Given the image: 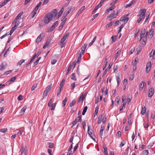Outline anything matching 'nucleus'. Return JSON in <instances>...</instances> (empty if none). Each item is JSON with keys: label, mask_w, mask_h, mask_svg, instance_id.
<instances>
[{"label": "nucleus", "mask_w": 155, "mask_h": 155, "mask_svg": "<svg viewBox=\"0 0 155 155\" xmlns=\"http://www.w3.org/2000/svg\"><path fill=\"white\" fill-rule=\"evenodd\" d=\"M52 15L51 13H48L44 17L43 20L45 24L48 23L53 19Z\"/></svg>", "instance_id": "f257e3e1"}, {"label": "nucleus", "mask_w": 155, "mask_h": 155, "mask_svg": "<svg viewBox=\"0 0 155 155\" xmlns=\"http://www.w3.org/2000/svg\"><path fill=\"white\" fill-rule=\"evenodd\" d=\"M69 35V33H67L62 38L60 41V43L61 44V48H62L65 45V42H64V41L66 39L68 38V36Z\"/></svg>", "instance_id": "f03ea898"}, {"label": "nucleus", "mask_w": 155, "mask_h": 155, "mask_svg": "<svg viewBox=\"0 0 155 155\" xmlns=\"http://www.w3.org/2000/svg\"><path fill=\"white\" fill-rule=\"evenodd\" d=\"M146 11V9L145 8L141 9L139 12L137 16L139 17L141 16L145 17Z\"/></svg>", "instance_id": "7ed1b4c3"}, {"label": "nucleus", "mask_w": 155, "mask_h": 155, "mask_svg": "<svg viewBox=\"0 0 155 155\" xmlns=\"http://www.w3.org/2000/svg\"><path fill=\"white\" fill-rule=\"evenodd\" d=\"M7 63L6 61H4L0 65V70L3 71L6 69L7 67Z\"/></svg>", "instance_id": "20e7f679"}, {"label": "nucleus", "mask_w": 155, "mask_h": 155, "mask_svg": "<svg viewBox=\"0 0 155 155\" xmlns=\"http://www.w3.org/2000/svg\"><path fill=\"white\" fill-rule=\"evenodd\" d=\"M128 14H127V15H124L120 19V21H124V22H125V23L127 22L129 19V17H127V16H128Z\"/></svg>", "instance_id": "39448f33"}, {"label": "nucleus", "mask_w": 155, "mask_h": 155, "mask_svg": "<svg viewBox=\"0 0 155 155\" xmlns=\"http://www.w3.org/2000/svg\"><path fill=\"white\" fill-rule=\"evenodd\" d=\"M81 115L79 116L78 117V118H76L73 121L72 123V126L71 127H73V126H74L78 122L81 121Z\"/></svg>", "instance_id": "423d86ee"}, {"label": "nucleus", "mask_w": 155, "mask_h": 155, "mask_svg": "<svg viewBox=\"0 0 155 155\" xmlns=\"http://www.w3.org/2000/svg\"><path fill=\"white\" fill-rule=\"evenodd\" d=\"M115 11H114L113 13L111 14L107 17V18L109 20H111L113 19L116 18V16L115 15Z\"/></svg>", "instance_id": "0eeeda50"}, {"label": "nucleus", "mask_w": 155, "mask_h": 155, "mask_svg": "<svg viewBox=\"0 0 155 155\" xmlns=\"http://www.w3.org/2000/svg\"><path fill=\"white\" fill-rule=\"evenodd\" d=\"M76 64V62L75 61H73L69 67L68 68L67 70V74L70 71L72 67L74 66V68L75 67V65Z\"/></svg>", "instance_id": "6e6552de"}, {"label": "nucleus", "mask_w": 155, "mask_h": 155, "mask_svg": "<svg viewBox=\"0 0 155 155\" xmlns=\"http://www.w3.org/2000/svg\"><path fill=\"white\" fill-rule=\"evenodd\" d=\"M20 151L21 152V154H22L24 153L25 155H26L27 151V147H25L24 148L22 147V148H21Z\"/></svg>", "instance_id": "1a4fd4ad"}, {"label": "nucleus", "mask_w": 155, "mask_h": 155, "mask_svg": "<svg viewBox=\"0 0 155 155\" xmlns=\"http://www.w3.org/2000/svg\"><path fill=\"white\" fill-rule=\"evenodd\" d=\"M44 35V34L43 33H41V34L37 38L36 40V42L38 43L40 42L41 41L42 39V37Z\"/></svg>", "instance_id": "9d476101"}, {"label": "nucleus", "mask_w": 155, "mask_h": 155, "mask_svg": "<svg viewBox=\"0 0 155 155\" xmlns=\"http://www.w3.org/2000/svg\"><path fill=\"white\" fill-rule=\"evenodd\" d=\"M148 96L151 97L153 96L154 93V89L152 87L150 88L149 91Z\"/></svg>", "instance_id": "9b49d317"}, {"label": "nucleus", "mask_w": 155, "mask_h": 155, "mask_svg": "<svg viewBox=\"0 0 155 155\" xmlns=\"http://www.w3.org/2000/svg\"><path fill=\"white\" fill-rule=\"evenodd\" d=\"M146 32V30L145 29L142 30L141 31V32L140 34V39L139 40L140 41H141L142 38L143 37L144 35L145 34Z\"/></svg>", "instance_id": "f8f14e48"}, {"label": "nucleus", "mask_w": 155, "mask_h": 155, "mask_svg": "<svg viewBox=\"0 0 155 155\" xmlns=\"http://www.w3.org/2000/svg\"><path fill=\"white\" fill-rule=\"evenodd\" d=\"M102 5L100 3H99L97 6H96L92 12V14H94L95 13V11H97L99 8H100Z\"/></svg>", "instance_id": "ddd939ff"}, {"label": "nucleus", "mask_w": 155, "mask_h": 155, "mask_svg": "<svg viewBox=\"0 0 155 155\" xmlns=\"http://www.w3.org/2000/svg\"><path fill=\"white\" fill-rule=\"evenodd\" d=\"M52 15L53 18H54L57 15L58 11L56 9L53 10L51 13H50Z\"/></svg>", "instance_id": "4468645a"}, {"label": "nucleus", "mask_w": 155, "mask_h": 155, "mask_svg": "<svg viewBox=\"0 0 155 155\" xmlns=\"http://www.w3.org/2000/svg\"><path fill=\"white\" fill-rule=\"evenodd\" d=\"M22 13H21V12L15 18V19L12 22L13 24H14V23H15L17 21V20L21 17V16L22 15Z\"/></svg>", "instance_id": "2eb2a0df"}, {"label": "nucleus", "mask_w": 155, "mask_h": 155, "mask_svg": "<svg viewBox=\"0 0 155 155\" xmlns=\"http://www.w3.org/2000/svg\"><path fill=\"white\" fill-rule=\"evenodd\" d=\"M87 45L85 44L81 48V52L82 54H84L86 47H87Z\"/></svg>", "instance_id": "dca6fc26"}, {"label": "nucleus", "mask_w": 155, "mask_h": 155, "mask_svg": "<svg viewBox=\"0 0 155 155\" xmlns=\"http://www.w3.org/2000/svg\"><path fill=\"white\" fill-rule=\"evenodd\" d=\"M146 84V83L143 81H142L141 82L140 85V87H139V89L141 91L143 87H144L145 85Z\"/></svg>", "instance_id": "f3484780"}, {"label": "nucleus", "mask_w": 155, "mask_h": 155, "mask_svg": "<svg viewBox=\"0 0 155 155\" xmlns=\"http://www.w3.org/2000/svg\"><path fill=\"white\" fill-rule=\"evenodd\" d=\"M103 116H104V115L102 114L98 117L97 122V123L98 124H99L101 123L102 120V117H103Z\"/></svg>", "instance_id": "a211bd4d"}, {"label": "nucleus", "mask_w": 155, "mask_h": 155, "mask_svg": "<svg viewBox=\"0 0 155 155\" xmlns=\"http://www.w3.org/2000/svg\"><path fill=\"white\" fill-rule=\"evenodd\" d=\"M148 32H147L146 33V35H145L144 38L143 39V41L144 42V43H143V44H144L145 45V43L147 41V36L148 35Z\"/></svg>", "instance_id": "6ab92c4d"}, {"label": "nucleus", "mask_w": 155, "mask_h": 155, "mask_svg": "<svg viewBox=\"0 0 155 155\" xmlns=\"http://www.w3.org/2000/svg\"><path fill=\"white\" fill-rule=\"evenodd\" d=\"M92 130H90V127L89 126H88V134H89V135L92 138H93V139L94 140H95V139H94L92 137Z\"/></svg>", "instance_id": "aec40b11"}, {"label": "nucleus", "mask_w": 155, "mask_h": 155, "mask_svg": "<svg viewBox=\"0 0 155 155\" xmlns=\"http://www.w3.org/2000/svg\"><path fill=\"white\" fill-rule=\"evenodd\" d=\"M146 110V108L145 106H143L142 108L141 113L142 115H144L145 114Z\"/></svg>", "instance_id": "412c9836"}, {"label": "nucleus", "mask_w": 155, "mask_h": 155, "mask_svg": "<svg viewBox=\"0 0 155 155\" xmlns=\"http://www.w3.org/2000/svg\"><path fill=\"white\" fill-rule=\"evenodd\" d=\"M84 8H85V6H83L82 7L80 8V9H79V10L78 11V12L76 15V16L79 15L81 14V13L82 11H83L84 10Z\"/></svg>", "instance_id": "4be33fe9"}, {"label": "nucleus", "mask_w": 155, "mask_h": 155, "mask_svg": "<svg viewBox=\"0 0 155 155\" xmlns=\"http://www.w3.org/2000/svg\"><path fill=\"white\" fill-rule=\"evenodd\" d=\"M103 146V149H104L105 154H108L107 150V147L105 144H104Z\"/></svg>", "instance_id": "5701e85b"}, {"label": "nucleus", "mask_w": 155, "mask_h": 155, "mask_svg": "<svg viewBox=\"0 0 155 155\" xmlns=\"http://www.w3.org/2000/svg\"><path fill=\"white\" fill-rule=\"evenodd\" d=\"M72 8V7H71L70 8H68V9L64 12L65 14L68 15L70 12Z\"/></svg>", "instance_id": "b1692460"}, {"label": "nucleus", "mask_w": 155, "mask_h": 155, "mask_svg": "<svg viewBox=\"0 0 155 155\" xmlns=\"http://www.w3.org/2000/svg\"><path fill=\"white\" fill-rule=\"evenodd\" d=\"M71 78L74 80L76 81L77 80L76 77L75 73H73L71 74Z\"/></svg>", "instance_id": "393cba45"}, {"label": "nucleus", "mask_w": 155, "mask_h": 155, "mask_svg": "<svg viewBox=\"0 0 155 155\" xmlns=\"http://www.w3.org/2000/svg\"><path fill=\"white\" fill-rule=\"evenodd\" d=\"M64 11V8H63L61 9L60 11H59L58 13V18H59L61 15L62 14Z\"/></svg>", "instance_id": "a878e982"}, {"label": "nucleus", "mask_w": 155, "mask_h": 155, "mask_svg": "<svg viewBox=\"0 0 155 155\" xmlns=\"http://www.w3.org/2000/svg\"><path fill=\"white\" fill-rule=\"evenodd\" d=\"M52 85V84H51L50 85L48 86L45 90L49 92L51 88Z\"/></svg>", "instance_id": "bb28decb"}, {"label": "nucleus", "mask_w": 155, "mask_h": 155, "mask_svg": "<svg viewBox=\"0 0 155 155\" xmlns=\"http://www.w3.org/2000/svg\"><path fill=\"white\" fill-rule=\"evenodd\" d=\"M84 98V95L83 94L80 97L78 100V102H79L81 100H82V101H83Z\"/></svg>", "instance_id": "cd10ccee"}, {"label": "nucleus", "mask_w": 155, "mask_h": 155, "mask_svg": "<svg viewBox=\"0 0 155 155\" xmlns=\"http://www.w3.org/2000/svg\"><path fill=\"white\" fill-rule=\"evenodd\" d=\"M58 24V21H57L55 22L52 25L51 27L52 28L54 29L55 27L57 26Z\"/></svg>", "instance_id": "c85d7f7f"}, {"label": "nucleus", "mask_w": 155, "mask_h": 155, "mask_svg": "<svg viewBox=\"0 0 155 155\" xmlns=\"http://www.w3.org/2000/svg\"><path fill=\"white\" fill-rule=\"evenodd\" d=\"M121 52L120 50H119L116 54L114 56L115 60H116L119 54Z\"/></svg>", "instance_id": "c756f323"}, {"label": "nucleus", "mask_w": 155, "mask_h": 155, "mask_svg": "<svg viewBox=\"0 0 155 155\" xmlns=\"http://www.w3.org/2000/svg\"><path fill=\"white\" fill-rule=\"evenodd\" d=\"M41 57L38 58V59L34 63L33 67H35L36 65L38 63L39 61L41 59Z\"/></svg>", "instance_id": "7c9ffc66"}, {"label": "nucleus", "mask_w": 155, "mask_h": 155, "mask_svg": "<svg viewBox=\"0 0 155 155\" xmlns=\"http://www.w3.org/2000/svg\"><path fill=\"white\" fill-rule=\"evenodd\" d=\"M76 101L75 100H73L70 103V106L71 107L73 106L76 103Z\"/></svg>", "instance_id": "2f4dec72"}, {"label": "nucleus", "mask_w": 155, "mask_h": 155, "mask_svg": "<svg viewBox=\"0 0 155 155\" xmlns=\"http://www.w3.org/2000/svg\"><path fill=\"white\" fill-rule=\"evenodd\" d=\"M87 106L84 107L82 113V114L83 115H84L85 114L87 110Z\"/></svg>", "instance_id": "473e14b6"}, {"label": "nucleus", "mask_w": 155, "mask_h": 155, "mask_svg": "<svg viewBox=\"0 0 155 155\" xmlns=\"http://www.w3.org/2000/svg\"><path fill=\"white\" fill-rule=\"evenodd\" d=\"M154 30L153 28H151L150 31V35L151 38H152L153 36V35L154 33Z\"/></svg>", "instance_id": "72a5a7b5"}, {"label": "nucleus", "mask_w": 155, "mask_h": 155, "mask_svg": "<svg viewBox=\"0 0 155 155\" xmlns=\"http://www.w3.org/2000/svg\"><path fill=\"white\" fill-rule=\"evenodd\" d=\"M42 4V2H40L37 5L36 7H35V10H37L38 9V8H39V7H40L41 5Z\"/></svg>", "instance_id": "f704fd0d"}, {"label": "nucleus", "mask_w": 155, "mask_h": 155, "mask_svg": "<svg viewBox=\"0 0 155 155\" xmlns=\"http://www.w3.org/2000/svg\"><path fill=\"white\" fill-rule=\"evenodd\" d=\"M48 147L49 148H53L54 147V144L52 143H48Z\"/></svg>", "instance_id": "c9c22d12"}, {"label": "nucleus", "mask_w": 155, "mask_h": 155, "mask_svg": "<svg viewBox=\"0 0 155 155\" xmlns=\"http://www.w3.org/2000/svg\"><path fill=\"white\" fill-rule=\"evenodd\" d=\"M25 61V60H22L20 61H18L17 63V65H21Z\"/></svg>", "instance_id": "e433bc0d"}, {"label": "nucleus", "mask_w": 155, "mask_h": 155, "mask_svg": "<svg viewBox=\"0 0 155 155\" xmlns=\"http://www.w3.org/2000/svg\"><path fill=\"white\" fill-rule=\"evenodd\" d=\"M67 101L68 100L66 97L64 98V99L62 101V104L63 105V107H64L66 105V104Z\"/></svg>", "instance_id": "4c0bfd02"}, {"label": "nucleus", "mask_w": 155, "mask_h": 155, "mask_svg": "<svg viewBox=\"0 0 155 155\" xmlns=\"http://www.w3.org/2000/svg\"><path fill=\"white\" fill-rule=\"evenodd\" d=\"M26 106H25L21 109V113H22V114H23L24 113L26 109Z\"/></svg>", "instance_id": "58836bf2"}, {"label": "nucleus", "mask_w": 155, "mask_h": 155, "mask_svg": "<svg viewBox=\"0 0 155 155\" xmlns=\"http://www.w3.org/2000/svg\"><path fill=\"white\" fill-rule=\"evenodd\" d=\"M56 103L53 104L51 105V110H54L55 108V107H56Z\"/></svg>", "instance_id": "ea45409f"}, {"label": "nucleus", "mask_w": 155, "mask_h": 155, "mask_svg": "<svg viewBox=\"0 0 155 155\" xmlns=\"http://www.w3.org/2000/svg\"><path fill=\"white\" fill-rule=\"evenodd\" d=\"M35 10V9H34V10L32 12L31 14L33 15L32 17V18H33L35 17L36 14L37 13V10Z\"/></svg>", "instance_id": "a19ab883"}, {"label": "nucleus", "mask_w": 155, "mask_h": 155, "mask_svg": "<svg viewBox=\"0 0 155 155\" xmlns=\"http://www.w3.org/2000/svg\"><path fill=\"white\" fill-rule=\"evenodd\" d=\"M111 39L112 40L111 43H113V42H114L116 40V36L115 35L111 37Z\"/></svg>", "instance_id": "79ce46f5"}, {"label": "nucleus", "mask_w": 155, "mask_h": 155, "mask_svg": "<svg viewBox=\"0 0 155 155\" xmlns=\"http://www.w3.org/2000/svg\"><path fill=\"white\" fill-rule=\"evenodd\" d=\"M134 63L135 64H134L133 65V70L134 71L136 70L137 69V67H136L137 61H136V60H135V61Z\"/></svg>", "instance_id": "37998d69"}, {"label": "nucleus", "mask_w": 155, "mask_h": 155, "mask_svg": "<svg viewBox=\"0 0 155 155\" xmlns=\"http://www.w3.org/2000/svg\"><path fill=\"white\" fill-rule=\"evenodd\" d=\"M151 66V64L150 62L148 63L146 66V68H149V69H150V68Z\"/></svg>", "instance_id": "c03bdc74"}, {"label": "nucleus", "mask_w": 155, "mask_h": 155, "mask_svg": "<svg viewBox=\"0 0 155 155\" xmlns=\"http://www.w3.org/2000/svg\"><path fill=\"white\" fill-rule=\"evenodd\" d=\"M117 81V82L118 84L120 82V76H116Z\"/></svg>", "instance_id": "a18cd8bd"}, {"label": "nucleus", "mask_w": 155, "mask_h": 155, "mask_svg": "<svg viewBox=\"0 0 155 155\" xmlns=\"http://www.w3.org/2000/svg\"><path fill=\"white\" fill-rule=\"evenodd\" d=\"M114 9L113 6H111L106 10V12H109L110 11Z\"/></svg>", "instance_id": "49530a36"}, {"label": "nucleus", "mask_w": 155, "mask_h": 155, "mask_svg": "<svg viewBox=\"0 0 155 155\" xmlns=\"http://www.w3.org/2000/svg\"><path fill=\"white\" fill-rule=\"evenodd\" d=\"M127 80L126 79H124L123 81V84L125 85V87H126V85L127 84Z\"/></svg>", "instance_id": "de8ad7c7"}, {"label": "nucleus", "mask_w": 155, "mask_h": 155, "mask_svg": "<svg viewBox=\"0 0 155 155\" xmlns=\"http://www.w3.org/2000/svg\"><path fill=\"white\" fill-rule=\"evenodd\" d=\"M16 78V77L15 76L13 77L9 81V82H10V83L13 82L15 80Z\"/></svg>", "instance_id": "09e8293b"}, {"label": "nucleus", "mask_w": 155, "mask_h": 155, "mask_svg": "<svg viewBox=\"0 0 155 155\" xmlns=\"http://www.w3.org/2000/svg\"><path fill=\"white\" fill-rule=\"evenodd\" d=\"M118 68V66L117 65H114V72L116 73V71L117 70Z\"/></svg>", "instance_id": "8fccbe9b"}, {"label": "nucleus", "mask_w": 155, "mask_h": 155, "mask_svg": "<svg viewBox=\"0 0 155 155\" xmlns=\"http://www.w3.org/2000/svg\"><path fill=\"white\" fill-rule=\"evenodd\" d=\"M7 128H5L1 129L0 130V131L2 133H5L7 131Z\"/></svg>", "instance_id": "3c124183"}, {"label": "nucleus", "mask_w": 155, "mask_h": 155, "mask_svg": "<svg viewBox=\"0 0 155 155\" xmlns=\"http://www.w3.org/2000/svg\"><path fill=\"white\" fill-rule=\"evenodd\" d=\"M65 82V80L64 79H63L62 80V81L61 82V84L60 85V87L62 86V87H63L64 84Z\"/></svg>", "instance_id": "603ef678"}, {"label": "nucleus", "mask_w": 155, "mask_h": 155, "mask_svg": "<svg viewBox=\"0 0 155 155\" xmlns=\"http://www.w3.org/2000/svg\"><path fill=\"white\" fill-rule=\"evenodd\" d=\"M37 87V84H34L33 86H32L31 88V90L32 91H33L35 90V89Z\"/></svg>", "instance_id": "864d4df0"}, {"label": "nucleus", "mask_w": 155, "mask_h": 155, "mask_svg": "<svg viewBox=\"0 0 155 155\" xmlns=\"http://www.w3.org/2000/svg\"><path fill=\"white\" fill-rule=\"evenodd\" d=\"M112 65H113V63L111 62L108 65V68L106 69H107V70L108 71H109L111 68Z\"/></svg>", "instance_id": "5fc2aeb1"}, {"label": "nucleus", "mask_w": 155, "mask_h": 155, "mask_svg": "<svg viewBox=\"0 0 155 155\" xmlns=\"http://www.w3.org/2000/svg\"><path fill=\"white\" fill-rule=\"evenodd\" d=\"M140 17L139 19L137 21V22L138 23H139L142 19H144V17H143V16H140Z\"/></svg>", "instance_id": "6e6d98bb"}, {"label": "nucleus", "mask_w": 155, "mask_h": 155, "mask_svg": "<svg viewBox=\"0 0 155 155\" xmlns=\"http://www.w3.org/2000/svg\"><path fill=\"white\" fill-rule=\"evenodd\" d=\"M37 57V54H35L34 55V56L32 57V58H31V60L30 61V62H33V61L35 59V58Z\"/></svg>", "instance_id": "4d7b16f0"}, {"label": "nucleus", "mask_w": 155, "mask_h": 155, "mask_svg": "<svg viewBox=\"0 0 155 155\" xmlns=\"http://www.w3.org/2000/svg\"><path fill=\"white\" fill-rule=\"evenodd\" d=\"M75 87V83L73 82L71 84V89H73Z\"/></svg>", "instance_id": "13d9d810"}, {"label": "nucleus", "mask_w": 155, "mask_h": 155, "mask_svg": "<svg viewBox=\"0 0 155 155\" xmlns=\"http://www.w3.org/2000/svg\"><path fill=\"white\" fill-rule=\"evenodd\" d=\"M103 118H102V121H103V124H104L106 122V116L105 115L104 116H103Z\"/></svg>", "instance_id": "bf43d9fd"}, {"label": "nucleus", "mask_w": 155, "mask_h": 155, "mask_svg": "<svg viewBox=\"0 0 155 155\" xmlns=\"http://www.w3.org/2000/svg\"><path fill=\"white\" fill-rule=\"evenodd\" d=\"M18 99L19 101H21L23 99V96L21 95H20L18 97Z\"/></svg>", "instance_id": "052dcab7"}, {"label": "nucleus", "mask_w": 155, "mask_h": 155, "mask_svg": "<svg viewBox=\"0 0 155 155\" xmlns=\"http://www.w3.org/2000/svg\"><path fill=\"white\" fill-rule=\"evenodd\" d=\"M99 108L98 107H96L95 111V115H97L98 113Z\"/></svg>", "instance_id": "680f3d73"}, {"label": "nucleus", "mask_w": 155, "mask_h": 155, "mask_svg": "<svg viewBox=\"0 0 155 155\" xmlns=\"http://www.w3.org/2000/svg\"><path fill=\"white\" fill-rule=\"evenodd\" d=\"M54 28H52V27L51 26V27L49 28L48 29V30L47 32H50L51 31H52L53 30Z\"/></svg>", "instance_id": "e2e57ef3"}, {"label": "nucleus", "mask_w": 155, "mask_h": 155, "mask_svg": "<svg viewBox=\"0 0 155 155\" xmlns=\"http://www.w3.org/2000/svg\"><path fill=\"white\" fill-rule=\"evenodd\" d=\"M113 24L112 22H111L110 23L108 24H107L106 26V27L107 28H109L110 26H111Z\"/></svg>", "instance_id": "0e129e2a"}, {"label": "nucleus", "mask_w": 155, "mask_h": 155, "mask_svg": "<svg viewBox=\"0 0 155 155\" xmlns=\"http://www.w3.org/2000/svg\"><path fill=\"white\" fill-rule=\"evenodd\" d=\"M57 62V60L56 59H54L52 60L51 62L52 64H54Z\"/></svg>", "instance_id": "69168bd1"}, {"label": "nucleus", "mask_w": 155, "mask_h": 155, "mask_svg": "<svg viewBox=\"0 0 155 155\" xmlns=\"http://www.w3.org/2000/svg\"><path fill=\"white\" fill-rule=\"evenodd\" d=\"M134 74H131L130 76V77H129V80H130V81H132V80L133 79H134Z\"/></svg>", "instance_id": "338daca9"}, {"label": "nucleus", "mask_w": 155, "mask_h": 155, "mask_svg": "<svg viewBox=\"0 0 155 155\" xmlns=\"http://www.w3.org/2000/svg\"><path fill=\"white\" fill-rule=\"evenodd\" d=\"M134 48H132L131 49V50H130V51L129 52V54H131L133 53L134 52Z\"/></svg>", "instance_id": "774afa93"}]
</instances>
